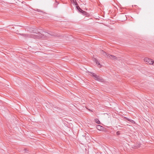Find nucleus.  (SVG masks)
I'll use <instances>...</instances> for the list:
<instances>
[{
  "label": "nucleus",
  "instance_id": "nucleus-1",
  "mask_svg": "<svg viewBox=\"0 0 154 154\" xmlns=\"http://www.w3.org/2000/svg\"><path fill=\"white\" fill-rule=\"evenodd\" d=\"M37 29H35L34 31V33L39 34V36H37L36 35H32L31 36L33 37L34 38H36L38 39L40 38H45L46 37H48L49 36V34L48 33L45 32V35H43L42 34H41L39 32H36Z\"/></svg>",
  "mask_w": 154,
  "mask_h": 154
},
{
  "label": "nucleus",
  "instance_id": "nucleus-2",
  "mask_svg": "<svg viewBox=\"0 0 154 154\" xmlns=\"http://www.w3.org/2000/svg\"><path fill=\"white\" fill-rule=\"evenodd\" d=\"M91 73V75L94 77L95 80L98 81H102L103 79H101L100 77L96 74H95L94 73Z\"/></svg>",
  "mask_w": 154,
  "mask_h": 154
},
{
  "label": "nucleus",
  "instance_id": "nucleus-3",
  "mask_svg": "<svg viewBox=\"0 0 154 154\" xmlns=\"http://www.w3.org/2000/svg\"><path fill=\"white\" fill-rule=\"evenodd\" d=\"M144 61L146 63L149 64H153L154 61L151 59L148 58H145L144 59Z\"/></svg>",
  "mask_w": 154,
  "mask_h": 154
},
{
  "label": "nucleus",
  "instance_id": "nucleus-4",
  "mask_svg": "<svg viewBox=\"0 0 154 154\" xmlns=\"http://www.w3.org/2000/svg\"><path fill=\"white\" fill-rule=\"evenodd\" d=\"M76 8L77 9L80 11L81 13H82L84 15H86L87 13L85 11L82 10L79 6H76Z\"/></svg>",
  "mask_w": 154,
  "mask_h": 154
},
{
  "label": "nucleus",
  "instance_id": "nucleus-5",
  "mask_svg": "<svg viewBox=\"0 0 154 154\" xmlns=\"http://www.w3.org/2000/svg\"><path fill=\"white\" fill-rule=\"evenodd\" d=\"M107 58H110V59H116V57L114 55L108 54L107 55Z\"/></svg>",
  "mask_w": 154,
  "mask_h": 154
},
{
  "label": "nucleus",
  "instance_id": "nucleus-6",
  "mask_svg": "<svg viewBox=\"0 0 154 154\" xmlns=\"http://www.w3.org/2000/svg\"><path fill=\"white\" fill-rule=\"evenodd\" d=\"M100 52L101 54L103 55L104 56L107 57V55H108L104 51H103L102 50H100Z\"/></svg>",
  "mask_w": 154,
  "mask_h": 154
},
{
  "label": "nucleus",
  "instance_id": "nucleus-7",
  "mask_svg": "<svg viewBox=\"0 0 154 154\" xmlns=\"http://www.w3.org/2000/svg\"><path fill=\"white\" fill-rule=\"evenodd\" d=\"M97 128L99 130L102 131L103 130V128L100 125H97L96 126Z\"/></svg>",
  "mask_w": 154,
  "mask_h": 154
},
{
  "label": "nucleus",
  "instance_id": "nucleus-8",
  "mask_svg": "<svg viewBox=\"0 0 154 154\" xmlns=\"http://www.w3.org/2000/svg\"><path fill=\"white\" fill-rule=\"evenodd\" d=\"M94 61L97 64L100 65V63L99 62H98L96 58H94Z\"/></svg>",
  "mask_w": 154,
  "mask_h": 154
},
{
  "label": "nucleus",
  "instance_id": "nucleus-9",
  "mask_svg": "<svg viewBox=\"0 0 154 154\" xmlns=\"http://www.w3.org/2000/svg\"><path fill=\"white\" fill-rule=\"evenodd\" d=\"M95 122L97 124H99L100 123V122L99 121V120L97 119H95Z\"/></svg>",
  "mask_w": 154,
  "mask_h": 154
},
{
  "label": "nucleus",
  "instance_id": "nucleus-10",
  "mask_svg": "<svg viewBox=\"0 0 154 154\" xmlns=\"http://www.w3.org/2000/svg\"><path fill=\"white\" fill-rule=\"evenodd\" d=\"M129 121L130 122H131L132 123H135L134 121H133V120H132L130 119Z\"/></svg>",
  "mask_w": 154,
  "mask_h": 154
},
{
  "label": "nucleus",
  "instance_id": "nucleus-11",
  "mask_svg": "<svg viewBox=\"0 0 154 154\" xmlns=\"http://www.w3.org/2000/svg\"><path fill=\"white\" fill-rule=\"evenodd\" d=\"M23 35L24 36H25V37H29V35H26V34H23Z\"/></svg>",
  "mask_w": 154,
  "mask_h": 154
},
{
  "label": "nucleus",
  "instance_id": "nucleus-12",
  "mask_svg": "<svg viewBox=\"0 0 154 154\" xmlns=\"http://www.w3.org/2000/svg\"><path fill=\"white\" fill-rule=\"evenodd\" d=\"M120 134V133L119 131H118L116 132V134L117 135H119Z\"/></svg>",
  "mask_w": 154,
  "mask_h": 154
},
{
  "label": "nucleus",
  "instance_id": "nucleus-13",
  "mask_svg": "<svg viewBox=\"0 0 154 154\" xmlns=\"http://www.w3.org/2000/svg\"><path fill=\"white\" fill-rule=\"evenodd\" d=\"M125 119H126L128 121H130V119H129V118H126V117H125Z\"/></svg>",
  "mask_w": 154,
  "mask_h": 154
},
{
  "label": "nucleus",
  "instance_id": "nucleus-14",
  "mask_svg": "<svg viewBox=\"0 0 154 154\" xmlns=\"http://www.w3.org/2000/svg\"><path fill=\"white\" fill-rule=\"evenodd\" d=\"M153 64H154V63H153Z\"/></svg>",
  "mask_w": 154,
  "mask_h": 154
}]
</instances>
